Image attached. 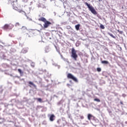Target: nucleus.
I'll list each match as a JSON object with an SVG mask.
<instances>
[{
  "label": "nucleus",
  "mask_w": 127,
  "mask_h": 127,
  "mask_svg": "<svg viewBox=\"0 0 127 127\" xmlns=\"http://www.w3.org/2000/svg\"><path fill=\"white\" fill-rule=\"evenodd\" d=\"M27 34L28 35H29V34L30 35H33V34H35V31H34V30L30 31L29 32V33H28Z\"/></svg>",
  "instance_id": "f8f14e48"
},
{
  "label": "nucleus",
  "mask_w": 127,
  "mask_h": 127,
  "mask_svg": "<svg viewBox=\"0 0 127 127\" xmlns=\"http://www.w3.org/2000/svg\"><path fill=\"white\" fill-rule=\"evenodd\" d=\"M21 30L22 33H25V32L27 31V29H26V28L24 27H23L22 28H21Z\"/></svg>",
  "instance_id": "1a4fd4ad"
},
{
  "label": "nucleus",
  "mask_w": 127,
  "mask_h": 127,
  "mask_svg": "<svg viewBox=\"0 0 127 127\" xmlns=\"http://www.w3.org/2000/svg\"><path fill=\"white\" fill-rule=\"evenodd\" d=\"M51 22L47 21V20L44 22V27L45 28H47L49 26V25H51Z\"/></svg>",
  "instance_id": "39448f33"
},
{
  "label": "nucleus",
  "mask_w": 127,
  "mask_h": 127,
  "mask_svg": "<svg viewBox=\"0 0 127 127\" xmlns=\"http://www.w3.org/2000/svg\"><path fill=\"white\" fill-rule=\"evenodd\" d=\"M108 34L110 35V36H111V37H113V38H116V37H115V36H114V35H113L111 33H108Z\"/></svg>",
  "instance_id": "a211bd4d"
},
{
  "label": "nucleus",
  "mask_w": 127,
  "mask_h": 127,
  "mask_svg": "<svg viewBox=\"0 0 127 127\" xmlns=\"http://www.w3.org/2000/svg\"><path fill=\"white\" fill-rule=\"evenodd\" d=\"M71 57H72V58H73L75 61H77L78 55H77V51L75 50L74 48H72L71 49Z\"/></svg>",
  "instance_id": "7ed1b4c3"
},
{
  "label": "nucleus",
  "mask_w": 127,
  "mask_h": 127,
  "mask_svg": "<svg viewBox=\"0 0 127 127\" xmlns=\"http://www.w3.org/2000/svg\"><path fill=\"white\" fill-rule=\"evenodd\" d=\"M120 104L121 105H124V103L123 102V101H121Z\"/></svg>",
  "instance_id": "5701e85b"
},
{
  "label": "nucleus",
  "mask_w": 127,
  "mask_h": 127,
  "mask_svg": "<svg viewBox=\"0 0 127 127\" xmlns=\"http://www.w3.org/2000/svg\"><path fill=\"white\" fill-rule=\"evenodd\" d=\"M28 51V49L25 48L22 50L21 53L23 54H25V53H27Z\"/></svg>",
  "instance_id": "9b49d317"
},
{
  "label": "nucleus",
  "mask_w": 127,
  "mask_h": 127,
  "mask_svg": "<svg viewBox=\"0 0 127 127\" xmlns=\"http://www.w3.org/2000/svg\"><path fill=\"white\" fill-rule=\"evenodd\" d=\"M97 70L98 72H101V71H102V69H101V68H100V67H98L97 68Z\"/></svg>",
  "instance_id": "412c9836"
},
{
  "label": "nucleus",
  "mask_w": 127,
  "mask_h": 127,
  "mask_svg": "<svg viewBox=\"0 0 127 127\" xmlns=\"http://www.w3.org/2000/svg\"><path fill=\"white\" fill-rule=\"evenodd\" d=\"M80 119H81L82 120H83V119H84V116H81V117H80Z\"/></svg>",
  "instance_id": "b1692460"
},
{
  "label": "nucleus",
  "mask_w": 127,
  "mask_h": 127,
  "mask_svg": "<svg viewBox=\"0 0 127 127\" xmlns=\"http://www.w3.org/2000/svg\"><path fill=\"white\" fill-rule=\"evenodd\" d=\"M58 124H59V121H58Z\"/></svg>",
  "instance_id": "393cba45"
},
{
  "label": "nucleus",
  "mask_w": 127,
  "mask_h": 127,
  "mask_svg": "<svg viewBox=\"0 0 127 127\" xmlns=\"http://www.w3.org/2000/svg\"><path fill=\"white\" fill-rule=\"evenodd\" d=\"M18 72H19V74H20V75H22L23 74V71H22V70H21V69H18Z\"/></svg>",
  "instance_id": "2eb2a0df"
},
{
  "label": "nucleus",
  "mask_w": 127,
  "mask_h": 127,
  "mask_svg": "<svg viewBox=\"0 0 127 127\" xmlns=\"http://www.w3.org/2000/svg\"><path fill=\"white\" fill-rule=\"evenodd\" d=\"M13 25L11 23L6 24L3 27H2V29L3 30H10L12 28H13Z\"/></svg>",
  "instance_id": "f03ea898"
},
{
  "label": "nucleus",
  "mask_w": 127,
  "mask_h": 127,
  "mask_svg": "<svg viewBox=\"0 0 127 127\" xmlns=\"http://www.w3.org/2000/svg\"><path fill=\"white\" fill-rule=\"evenodd\" d=\"M100 28H101V29H105V26H104V25L101 24L100 25Z\"/></svg>",
  "instance_id": "aec40b11"
},
{
  "label": "nucleus",
  "mask_w": 127,
  "mask_h": 127,
  "mask_svg": "<svg viewBox=\"0 0 127 127\" xmlns=\"http://www.w3.org/2000/svg\"><path fill=\"white\" fill-rule=\"evenodd\" d=\"M101 63H102V64H109V62H108L107 61H102L101 62Z\"/></svg>",
  "instance_id": "f3484780"
},
{
  "label": "nucleus",
  "mask_w": 127,
  "mask_h": 127,
  "mask_svg": "<svg viewBox=\"0 0 127 127\" xmlns=\"http://www.w3.org/2000/svg\"><path fill=\"white\" fill-rule=\"evenodd\" d=\"M29 87H31V85H29Z\"/></svg>",
  "instance_id": "a878e982"
},
{
  "label": "nucleus",
  "mask_w": 127,
  "mask_h": 127,
  "mask_svg": "<svg viewBox=\"0 0 127 127\" xmlns=\"http://www.w3.org/2000/svg\"><path fill=\"white\" fill-rule=\"evenodd\" d=\"M34 99L37 100L39 103H44V101H43L41 98H35Z\"/></svg>",
  "instance_id": "ddd939ff"
},
{
  "label": "nucleus",
  "mask_w": 127,
  "mask_h": 127,
  "mask_svg": "<svg viewBox=\"0 0 127 127\" xmlns=\"http://www.w3.org/2000/svg\"><path fill=\"white\" fill-rule=\"evenodd\" d=\"M28 84H29V85H31L32 86H33L34 88H36V85L35 84H34V83H33V82H32L31 81H29L28 82Z\"/></svg>",
  "instance_id": "4468645a"
},
{
  "label": "nucleus",
  "mask_w": 127,
  "mask_h": 127,
  "mask_svg": "<svg viewBox=\"0 0 127 127\" xmlns=\"http://www.w3.org/2000/svg\"><path fill=\"white\" fill-rule=\"evenodd\" d=\"M1 92V93H2V90Z\"/></svg>",
  "instance_id": "cd10ccee"
},
{
  "label": "nucleus",
  "mask_w": 127,
  "mask_h": 127,
  "mask_svg": "<svg viewBox=\"0 0 127 127\" xmlns=\"http://www.w3.org/2000/svg\"><path fill=\"white\" fill-rule=\"evenodd\" d=\"M87 119L89 121H91V120H94L95 119V117H94L91 114H88Z\"/></svg>",
  "instance_id": "423d86ee"
},
{
  "label": "nucleus",
  "mask_w": 127,
  "mask_h": 127,
  "mask_svg": "<svg viewBox=\"0 0 127 127\" xmlns=\"http://www.w3.org/2000/svg\"><path fill=\"white\" fill-rule=\"evenodd\" d=\"M39 21H42L43 22H45L46 19L43 17H40L38 19Z\"/></svg>",
  "instance_id": "6e6552de"
},
{
  "label": "nucleus",
  "mask_w": 127,
  "mask_h": 127,
  "mask_svg": "<svg viewBox=\"0 0 127 127\" xmlns=\"http://www.w3.org/2000/svg\"><path fill=\"white\" fill-rule=\"evenodd\" d=\"M19 25H20V24H19V23H18V22L16 23V24H15V26H19Z\"/></svg>",
  "instance_id": "4be33fe9"
},
{
  "label": "nucleus",
  "mask_w": 127,
  "mask_h": 127,
  "mask_svg": "<svg viewBox=\"0 0 127 127\" xmlns=\"http://www.w3.org/2000/svg\"><path fill=\"white\" fill-rule=\"evenodd\" d=\"M67 77L68 79H71V80H73V81H74V82H76V83L78 82V79H77L76 77L73 76L72 74H67Z\"/></svg>",
  "instance_id": "20e7f679"
},
{
  "label": "nucleus",
  "mask_w": 127,
  "mask_h": 127,
  "mask_svg": "<svg viewBox=\"0 0 127 127\" xmlns=\"http://www.w3.org/2000/svg\"><path fill=\"white\" fill-rule=\"evenodd\" d=\"M14 9H15V10H17L18 12L21 13V12H23V10L20 9L19 8H18L17 7H14Z\"/></svg>",
  "instance_id": "9d476101"
},
{
  "label": "nucleus",
  "mask_w": 127,
  "mask_h": 127,
  "mask_svg": "<svg viewBox=\"0 0 127 127\" xmlns=\"http://www.w3.org/2000/svg\"><path fill=\"white\" fill-rule=\"evenodd\" d=\"M84 4L85 5H87L88 9L93 13V14H94V15H97L98 14V13L97 12V11L95 9V8L93 7V6L91 5V4L88 3V2H84Z\"/></svg>",
  "instance_id": "f257e3e1"
},
{
  "label": "nucleus",
  "mask_w": 127,
  "mask_h": 127,
  "mask_svg": "<svg viewBox=\"0 0 127 127\" xmlns=\"http://www.w3.org/2000/svg\"><path fill=\"white\" fill-rule=\"evenodd\" d=\"M29 37H30V36L29 35Z\"/></svg>",
  "instance_id": "bb28decb"
},
{
  "label": "nucleus",
  "mask_w": 127,
  "mask_h": 127,
  "mask_svg": "<svg viewBox=\"0 0 127 127\" xmlns=\"http://www.w3.org/2000/svg\"><path fill=\"white\" fill-rule=\"evenodd\" d=\"M55 120V115L54 114H52L50 117V121L51 122H53Z\"/></svg>",
  "instance_id": "0eeeda50"
},
{
  "label": "nucleus",
  "mask_w": 127,
  "mask_h": 127,
  "mask_svg": "<svg viewBox=\"0 0 127 127\" xmlns=\"http://www.w3.org/2000/svg\"><path fill=\"white\" fill-rule=\"evenodd\" d=\"M75 29H76V30H79V29H80V24H77L75 25Z\"/></svg>",
  "instance_id": "dca6fc26"
},
{
  "label": "nucleus",
  "mask_w": 127,
  "mask_h": 127,
  "mask_svg": "<svg viewBox=\"0 0 127 127\" xmlns=\"http://www.w3.org/2000/svg\"><path fill=\"white\" fill-rule=\"evenodd\" d=\"M94 100L95 101V102H98V103H100V102H101V100L98 98H95Z\"/></svg>",
  "instance_id": "6ab92c4d"
}]
</instances>
